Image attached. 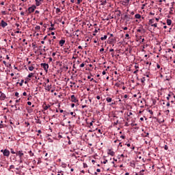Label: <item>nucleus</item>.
<instances>
[{
  "label": "nucleus",
  "mask_w": 175,
  "mask_h": 175,
  "mask_svg": "<svg viewBox=\"0 0 175 175\" xmlns=\"http://www.w3.org/2000/svg\"><path fill=\"white\" fill-rule=\"evenodd\" d=\"M135 69H139V66L135 65Z\"/></svg>",
  "instance_id": "56"
},
{
  "label": "nucleus",
  "mask_w": 175,
  "mask_h": 175,
  "mask_svg": "<svg viewBox=\"0 0 175 175\" xmlns=\"http://www.w3.org/2000/svg\"><path fill=\"white\" fill-rule=\"evenodd\" d=\"M16 154L20 157V159H23V157L24 156V153L23 152V150H19L16 152Z\"/></svg>",
  "instance_id": "5"
},
{
  "label": "nucleus",
  "mask_w": 175,
  "mask_h": 175,
  "mask_svg": "<svg viewBox=\"0 0 175 175\" xmlns=\"http://www.w3.org/2000/svg\"><path fill=\"white\" fill-rule=\"evenodd\" d=\"M100 39L102 40H106V39H107V36H104L103 37H101Z\"/></svg>",
  "instance_id": "23"
},
{
  "label": "nucleus",
  "mask_w": 175,
  "mask_h": 175,
  "mask_svg": "<svg viewBox=\"0 0 175 175\" xmlns=\"http://www.w3.org/2000/svg\"><path fill=\"white\" fill-rule=\"evenodd\" d=\"M36 5L40 6V3L39 2V0H36Z\"/></svg>",
  "instance_id": "18"
},
{
  "label": "nucleus",
  "mask_w": 175,
  "mask_h": 175,
  "mask_svg": "<svg viewBox=\"0 0 175 175\" xmlns=\"http://www.w3.org/2000/svg\"><path fill=\"white\" fill-rule=\"evenodd\" d=\"M24 14H25V13L24 12H21V16H24Z\"/></svg>",
  "instance_id": "47"
},
{
  "label": "nucleus",
  "mask_w": 175,
  "mask_h": 175,
  "mask_svg": "<svg viewBox=\"0 0 175 175\" xmlns=\"http://www.w3.org/2000/svg\"><path fill=\"white\" fill-rule=\"evenodd\" d=\"M78 49H79L80 50H82L83 49V47L81 46H78Z\"/></svg>",
  "instance_id": "55"
},
{
  "label": "nucleus",
  "mask_w": 175,
  "mask_h": 175,
  "mask_svg": "<svg viewBox=\"0 0 175 175\" xmlns=\"http://www.w3.org/2000/svg\"><path fill=\"white\" fill-rule=\"evenodd\" d=\"M124 18H127V20H131V16H128V14H126L124 15Z\"/></svg>",
  "instance_id": "17"
},
{
  "label": "nucleus",
  "mask_w": 175,
  "mask_h": 175,
  "mask_svg": "<svg viewBox=\"0 0 175 175\" xmlns=\"http://www.w3.org/2000/svg\"><path fill=\"white\" fill-rule=\"evenodd\" d=\"M166 105L169 107V106H170V103H167Z\"/></svg>",
  "instance_id": "60"
},
{
  "label": "nucleus",
  "mask_w": 175,
  "mask_h": 175,
  "mask_svg": "<svg viewBox=\"0 0 175 175\" xmlns=\"http://www.w3.org/2000/svg\"><path fill=\"white\" fill-rule=\"evenodd\" d=\"M24 83V79H22L21 81L19 83V85L23 87V83Z\"/></svg>",
  "instance_id": "26"
},
{
  "label": "nucleus",
  "mask_w": 175,
  "mask_h": 175,
  "mask_svg": "<svg viewBox=\"0 0 175 175\" xmlns=\"http://www.w3.org/2000/svg\"><path fill=\"white\" fill-rule=\"evenodd\" d=\"M33 69H35V67L34 66H29V70H30L31 72H32V70H33Z\"/></svg>",
  "instance_id": "21"
},
{
  "label": "nucleus",
  "mask_w": 175,
  "mask_h": 175,
  "mask_svg": "<svg viewBox=\"0 0 175 175\" xmlns=\"http://www.w3.org/2000/svg\"><path fill=\"white\" fill-rule=\"evenodd\" d=\"M18 102H20V98L18 100H16V103H18Z\"/></svg>",
  "instance_id": "58"
},
{
  "label": "nucleus",
  "mask_w": 175,
  "mask_h": 175,
  "mask_svg": "<svg viewBox=\"0 0 175 175\" xmlns=\"http://www.w3.org/2000/svg\"><path fill=\"white\" fill-rule=\"evenodd\" d=\"M94 121L90 122V126H92Z\"/></svg>",
  "instance_id": "41"
},
{
  "label": "nucleus",
  "mask_w": 175,
  "mask_h": 175,
  "mask_svg": "<svg viewBox=\"0 0 175 175\" xmlns=\"http://www.w3.org/2000/svg\"><path fill=\"white\" fill-rule=\"evenodd\" d=\"M124 98H128V96H127L126 94H125V95L124 96Z\"/></svg>",
  "instance_id": "63"
},
{
  "label": "nucleus",
  "mask_w": 175,
  "mask_h": 175,
  "mask_svg": "<svg viewBox=\"0 0 175 175\" xmlns=\"http://www.w3.org/2000/svg\"><path fill=\"white\" fill-rule=\"evenodd\" d=\"M49 31H55V28L54 27H50Z\"/></svg>",
  "instance_id": "31"
},
{
  "label": "nucleus",
  "mask_w": 175,
  "mask_h": 175,
  "mask_svg": "<svg viewBox=\"0 0 175 175\" xmlns=\"http://www.w3.org/2000/svg\"><path fill=\"white\" fill-rule=\"evenodd\" d=\"M42 107L44 110H48L49 109H50V105H47L46 104V103H44Z\"/></svg>",
  "instance_id": "9"
},
{
  "label": "nucleus",
  "mask_w": 175,
  "mask_h": 175,
  "mask_svg": "<svg viewBox=\"0 0 175 175\" xmlns=\"http://www.w3.org/2000/svg\"><path fill=\"white\" fill-rule=\"evenodd\" d=\"M27 105H28L29 106H31V105H32V103H31V101H28V102H27Z\"/></svg>",
  "instance_id": "39"
},
{
  "label": "nucleus",
  "mask_w": 175,
  "mask_h": 175,
  "mask_svg": "<svg viewBox=\"0 0 175 175\" xmlns=\"http://www.w3.org/2000/svg\"><path fill=\"white\" fill-rule=\"evenodd\" d=\"M15 96H18V92L15 93Z\"/></svg>",
  "instance_id": "59"
},
{
  "label": "nucleus",
  "mask_w": 175,
  "mask_h": 175,
  "mask_svg": "<svg viewBox=\"0 0 175 175\" xmlns=\"http://www.w3.org/2000/svg\"><path fill=\"white\" fill-rule=\"evenodd\" d=\"M80 64H81V61L78 60V61L77 62V65H80Z\"/></svg>",
  "instance_id": "35"
},
{
  "label": "nucleus",
  "mask_w": 175,
  "mask_h": 175,
  "mask_svg": "<svg viewBox=\"0 0 175 175\" xmlns=\"http://www.w3.org/2000/svg\"><path fill=\"white\" fill-rule=\"evenodd\" d=\"M96 172H97L98 173H100V169H97V170H96Z\"/></svg>",
  "instance_id": "52"
},
{
  "label": "nucleus",
  "mask_w": 175,
  "mask_h": 175,
  "mask_svg": "<svg viewBox=\"0 0 175 175\" xmlns=\"http://www.w3.org/2000/svg\"><path fill=\"white\" fill-rule=\"evenodd\" d=\"M41 66H42V68H43V69H44V70H45V72L49 71V64H47L46 63H42Z\"/></svg>",
  "instance_id": "3"
},
{
  "label": "nucleus",
  "mask_w": 175,
  "mask_h": 175,
  "mask_svg": "<svg viewBox=\"0 0 175 175\" xmlns=\"http://www.w3.org/2000/svg\"><path fill=\"white\" fill-rule=\"evenodd\" d=\"M102 51H105V49L102 48L100 49V53H102Z\"/></svg>",
  "instance_id": "44"
},
{
  "label": "nucleus",
  "mask_w": 175,
  "mask_h": 175,
  "mask_svg": "<svg viewBox=\"0 0 175 175\" xmlns=\"http://www.w3.org/2000/svg\"><path fill=\"white\" fill-rule=\"evenodd\" d=\"M83 167H88V165H87V163H83Z\"/></svg>",
  "instance_id": "34"
},
{
  "label": "nucleus",
  "mask_w": 175,
  "mask_h": 175,
  "mask_svg": "<svg viewBox=\"0 0 175 175\" xmlns=\"http://www.w3.org/2000/svg\"><path fill=\"white\" fill-rule=\"evenodd\" d=\"M71 102H73L74 103H77L79 102V100H77V98L75 95L71 96Z\"/></svg>",
  "instance_id": "6"
},
{
  "label": "nucleus",
  "mask_w": 175,
  "mask_h": 175,
  "mask_svg": "<svg viewBox=\"0 0 175 175\" xmlns=\"http://www.w3.org/2000/svg\"><path fill=\"white\" fill-rule=\"evenodd\" d=\"M149 14H150V16H154L155 14L152 13V12H150Z\"/></svg>",
  "instance_id": "46"
},
{
  "label": "nucleus",
  "mask_w": 175,
  "mask_h": 175,
  "mask_svg": "<svg viewBox=\"0 0 175 175\" xmlns=\"http://www.w3.org/2000/svg\"><path fill=\"white\" fill-rule=\"evenodd\" d=\"M157 69H161V66L159 64H157Z\"/></svg>",
  "instance_id": "40"
},
{
  "label": "nucleus",
  "mask_w": 175,
  "mask_h": 175,
  "mask_svg": "<svg viewBox=\"0 0 175 175\" xmlns=\"http://www.w3.org/2000/svg\"><path fill=\"white\" fill-rule=\"evenodd\" d=\"M113 124L114 125H118V120H116Z\"/></svg>",
  "instance_id": "37"
},
{
  "label": "nucleus",
  "mask_w": 175,
  "mask_h": 175,
  "mask_svg": "<svg viewBox=\"0 0 175 175\" xmlns=\"http://www.w3.org/2000/svg\"><path fill=\"white\" fill-rule=\"evenodd\" d=\"M71 107H75V104H71Z\"/></svg>",
  "instance_id": "61"
},
{
  "label": "nucleus",
  "mask_w": 175,
  "mask_h": 175,
  "mask_svg": "<svg viewBox=\"0 0 175 175\" xmlns=\"http://www.w3.org/2000/svg\"><path fill=\"white\" fill-rule=\"evenodd\" d=\"M35 9H36V5H33L32 7H29L27 10H25L27 13V16H29L31 13H33L35 12Z\"/></svg>",
  "instance_id": "1"
},
{
  "label": "nucleus",
  "mask_w": 175,
  "mask_h": 175,
  "mask_svg": "<svg viewBox=\"0 0 175 175\" xmlns=\"http://www.w3.org/2000/svg\"><path fill=\"white\" fill-rule=\"evenodd\" d=\"M83 2V0H77V5H80V3H81Z\"/></svg>",
  "instance_id": "28"
},
{
  "label": "nucleus",
  "mask_w": 175,
  "mask_h": 175,
  "mask_svg": "<svg viewBox=\"0 0 175 175\" xmlns=\"http://www.w3.org/2000/svg\"><path fill=\"white\" fill-rule=\"evenodd\" d=\"M16 27H17V28H18V27H20V24L16 23Z\"/></svg>",
  "instance_id": "54"
},
{
  "label": "nucleus",
  "mask_w": 175,
  "mask_h": 175,
  "mask_svg": "<svg viewBox=\"0 0 175 175\" xmlns=\"http://www.w3.org/2000/svg\"><path fill=\"white\" fill-rule=\"evenodd\" d=\"M106 100H107V102L108 103H110V102H111V100H113V99H112L111 98H110V97H107V98H106Z\"/></svg>",
  "instance_id": "14"
},
{
  "label": "nucleus",
  "mask_w": 175,
  "mask_h": 175,
  "mask_svg": "<svg viewBox=\"0 0 175 175\" xmlns=\"http://www.w3.org/2000/svg\"><path fill=\"white\" fill-rule=\"evenodd\" d=\"M139 175H144V170H142L138 173Z\"/></svg>",
  "instance_id": "19"
},
{
  "label": "nucleus",
  "mask_w": 175,
  "mask_h": 175,
  "mask_svg": "<svg viewBox=\"0 0 175 175\" xmlns=\"http://www.w3.org/2000/svg\"><path fill=\"white\" fill-rule=\"evenodd\" d=\"M56 13H57V14H58V13H61V9L56 8Z\"/></svg>",
  "instance_id": "25"
},
{
  "label": "nucleus",
  "mask_w": 175,
  "mask_h": 175,
  "mask_svg": "<svg viewBox=\"0 0 175 175\" xmlns=\"http://www.w3.org/2000/svg\"><path fill=\"white\" fill-rule=\"evenodd\" d=\"M36 122V124H42V121H40V120H38Z\"/></svg>",
  "instance_id": "30"
},
{
  "label": "nucleus",
  "mask_w": 175,
  "mask_h": 175,
  "mask_svg": "<svg viewBox=\"0 0 175 175\" xmlns=\"http://www.w3.org/2000/svg\"><path fill=\"white\" fill-rule=\"evenodd\" d=\"M85 66V63L83 62L82 64H80L79 68H84Z\"/></svg>",
  "instance_id": "20"
},
{
  "label": "nucleus",
  "mask_w": 175,
  "mask_h": 175,
  "mask_svg": "<svg viewBox=\"0 0 175 175\" xmlns=\"http://www.w3.org/2000/svg\"><path fill=\"white\" fill-rule=\"evenodd\" d=\"M0 94H1L0 100H5V99H6V95L2 93L1 91H0Z\"/></svg>",
  "instance_id": "7"
},
{
  "label": "nucleus",
  "mask_w": 175,
  "mask_h": 175,
  "mask_svg": "<svg viewBox=\"0 0 175 175\" xmlns=\"http://www.w3.org/2000/svg\"><path fill=\"white\" fill-rule=\"evenodd\" d=\"M96 99H98L99 100V99H100V96H97Z\"/></svg>",
  "instance_id": "51"
},
{
  "label": "nucleus",
  "mask_w": 175,
  "mask_h": 175,
  "mask_svg": "<svg viewBox=\"0 0 175 175\" xmlns=\"http://www.w3.org/2000/svg\"><path fill=\"white\" fill-rule=\"evenodd\" d=\"M23 96H27V92H23Z\"/></svg>",
  "instance_id": "48"
},
{
  "label": "nucleus",
  "mask_w": 175,
  "mask_h": 175,
  "mask_svg": "<svg viewBox=\"0 0 175 175\" xmlns=\"http://www.w3.org/2000/svg\"><path fill=\"white\" fill-rule=\"evenodd\" d=\"M71 116H73V117H76V113H73V112H70V113Z\"/></svg>",
  "instance_id": "29"
},
{
  "label": "nucleus",
  "mask_w": 175,
  "mask_h": 175,
  "mask_svg": "<svg viewBox=\"0 0 175 175\" xmlns=\"http://www.w3.org/2000/svg\"><path fill=\"white\" fill-rule=\"evenodd\" d=\"M124 31H126L128 29V27H122Z\"/></svg>",
  "instance_id": "49"
},
{
  "label": "nucleus",
  "mask_w": 175,
  "mask_h": 175,
  "mask_svg": "<svg viewBox=\"0 0 175 175\" xmlns=\"http://www.w3.org/2000/svg\"><path fill=\"white\" fill-rule=\"evenodd\" d=\"M1 152H3L4 157H9V155H10V152L8 150V149H5L4 150H1Z\"/></svg>",
  "instance_id": "4"
},
{
  "label": "nucleus",
  "mask_w": 175,
  "mask_h": 175,
  "mask_svg": "<svg viewBox=\"0 0 175 175\" xmlns=\"http://www.w3.org/2000/svg\"><path fill=\"white\" fill-rule=\"evenodd\" d=\"M144 81H146V77H142V79H141V82L142 83V84L143 83H144Z\"/></svg>",
  "instance_id": "22"
},
{
  "label": "nucleus",
  "mask_w": 175,
  "mask_h": 175,
  "mask_svg": "<svg viewBox=\"0 0 175 175\" xmlns=\"http://www.w3.org/2000/svg\"><path fill=\"white\" fill-rule=\"evenodd\" d=\"M115 154L116 153L114 152V151H113L111 150H108V154L109 155H111V157H114Z\"/></svg>",
  "instance_id": "11"
},
{
  "label": "nucleus",
  "mask_w": 175,
  "mask_h": 175,
  "mask_svg": "<svg viewBox=\"0 0 175 175\" xmlns=\"http://www.w3.org/2000/svg\"><path fill=\"white\" fill-rule=\"evenodd\" d=\"M137 72H139V70H136L135 71L133 72L134 75H136V73H137Z\"/></svg>",
  "instance_id": "45"
},
{
  "label": "nucleus",
  "mask_w": 175,
  "mask_h": 175,
  "mask_svg": "<svg viewBox=\"0 0 175 175\" xmlns=\"http://www.w3.org/2000/svg\"><path fill=\"white\" fill-rule=\"evenodd\" d=\"M135 18H142V15L140 14H137L135 15Z\"/></svg>",
  "instance_id": "15"
},
{
  "label": "nucleus",
  "mask_w": 175,
  "mask_h": 175,
  "mask_svg": "<svg viewBox=\"0 0 175 175\" xmlns=\"http://www.w3.org/2000/svg\"><path fill=\"white\" fill-rule=\"evenodd\" d=\"M125 38H129V34H128V33L126 34V35H125Z\"/></svg>",
  "instance_id": "57"
},
{
  "label": "nucleus",
  "mask_w": 175,
  "mask_h": 175,
  "mask_svg": "<svg viewBox=\"0 0 175 175\" xmlns=\"http://www.w3.org/2000/svg\"><path fill=\"white\" fill-rule=\"evenodd\" d=\"M167 25H172V20L167 19Z\"/></svg>",
  "instance_id": "16"
},
{
  "label": "nucleus",
  "mask_w": 175,
  "mask_h": 175,
  "mask_svg": "<svg viewBox=\"0 0 175 175\" xmlns=\"http://www.w3.org/2000/svg\"><path fill=\"white\" fill-rule=\"evenodd\" d=\"M116 38H111L109 40V44H113L114 46V44L116 43Z\"/></svg>",
  "instance_id": "10"
},
{
  "label": "nucleus",
  "mask_w": 175,
  "mask_h": 175,
  "mask_svg": "<svg viewBox=\"0 0 175 175\" xmlns=\"http://www.w3.org/2000/svg\"><path fill=\"white\" fill-rule=\"evenodd\" d=\"M35 30H36V31H40V26H36V27H35Z\"/></svg>",
  "instance_id": "24"
},
{
  "label": "nucleus",
  "mask_w": 175,
  "mask_h": 175,
  "mask_svg": "<svg viewBox=\"0 0 175 175\" xmlns=\"http://www.w3.org/2000/svg\"><path fill=\"white\" fill-rule=\"evenodd\" d=\"M170 96H172L171 94H168V96L167 97V100H169V99H170Z\"/></svg>",
  "instance_id": "36"
},
{
  "label": "nucleus",
  "mask_w": 175,
  "mask_h": 175,
  "mask_svg": "<svg viewBox=\"0 0 175 175\" xmlns=\"http://www.w3.org/2000/svg\"><path fill=\"white\" fill-rule=\"evenodd\" d=\"M125 175H129V172H126Z\"/></svg>",
  "instance_id": "64"
},
{
  "label": "nucleus",
  "mask_w": 175,
  "mask_h": 175,
  "mask_svg": "<svg viewBox=\"0 0 175 175\" xmlns=\"http://www.w3.org/2000/svg\"><path fill=\"white\" fill-rule=\"evenodd\" d=\"M137 32H142V29H138L137 30Z\"/></svg>",
  "instance_id": "50"
},
{
  "label": "nucleus",
  "mask_w": 175,
  "mask_h": 175,
  "mask_svg": "<svg viewBox=\"0 0 175 175\" xmlns=\"http://www.w3.org/2000/svg\"><path fill=\"white\" fill-rule=\"evenodd\" d=\"M115 12L116 13L117 17H120L121 16V11L120 10H116Z\"/></svg>",
  "instance_id": "12"
},
{
  "label": "nucleus",
  "mask_w": 175,
  "mask_h": 175,
  "mask_svg": "<svg viewBox=\"0 0 175 175\" xmlns=\"http://www.w3.org/2000/svg\"><path fill=\"white\" fill-rule=\"evenodd\" d=\"M155 23V19H150L149 20V25H151V27H154V28H157L158 27V24L154 23Z\"/></svg>",
  "instance_id": "2"
},
{
  "label": "nucleus",
  "mask_w": 175,
  "mask_h": 175,
  "mask_svg": "<svg viewBox=\"0 0 175 175\" xmlns=\"http://www.w3.org/2000/svg\"><path fill=\"white\" fill-rule=\"evenodd\" d=\"M10 169H14V165H10L9 170H10Z\"/></svg>",
  "instance_id": "33"
},
{
  "label": "nucleus",
  "mask_w": 175,
  "mask_h": 175,
  "mask_svg": "<svg viewBox=\"0 0 175 175\" xmlns=\"http://www.w3.org/2000/svg\"><path fill=\"white\" fill-rule=\"evenodd\" d=\"M30 157H33V153H32V151H30Z\"/></svg>",
  "instance_id": "43"
},
{
  "label": "nucleus",
  "mask_w": 175,
  "mask_h": 175,
  "mask_svg": "<svg viewBox=\"0 0 175 175\" xmlns=\"http://www.w3.org/2000/svg\"><path fill=\"white\" fill-rule=\"evenodd\" d=\"M25 124L27 125V126H29V122H25Z\"/></svg>",
  "instance_id": "42"
},
{
  "label": "nucleus",
  "mask_w": 175,
  "mask_h": 175,
  "mask_svg": "<svg viewBox=\"0 0 175 175\" xmlns=\"http://www.w3.org/2000/svg\"><path fill=\"white\" fill-rule=\"evenodd\" d=\"M103 75H106V71H103Z\"/></svg>",
  "instance_id": "62"
},
{
  "label": "nucleus",
  "mask_w": 175,
  "mask_h": 175,
  "mask_svg": "<svg viewBox=\"0 0 175 175\" xmlns=\"http://www.w3.org/2000/svg\"><path fill=\"white\" fill-rule=\"evenodd\" d=\"M103 163H104V165H106V163H107V160L104 161Z\"/></svg>",
  "instance_id": "53"
},
{
  "label": "nucleus",
  "mask_w": 175,
  "mask_h": 175,
  "mask_svg": "<svg viewBox=\"0 0 175 175\" xmlns=\"http://www.w3.org/2000/svg\"><path fill=\"white\" fill-rule=\"evenodd\" d=\"M1 27L2 28H5V27H8V23L5 22V21L2 20L1 23Z\"/></svg>",
  "instance_id": "8"
},
{
  "label": "nucleus",
  "mask_w": 175,
  "mask_h": 175,
  "mask_svg": "<svg viewBox=\"0 0 175 175\" xmlns=\"http://www.w3.org/2000/svg\"><path fill=\"white\" fill-rule=\"evenodd\" d=\"M11 153L12 154H16V152H14V150H13V149H11Z\"/></svg>",
  "instance_id": "38"
},
{
  "label": "nucleus",
  "mask_w": 175,
  "mask_h": 175,
  "mask_svg": "<svg viewBox=\"0 0 175 175\" xmlns=\"http://www.w3.org/2000/svg\"><path fill=\"white\" fill-rule=\"evenodd\" d=\"M27 77H29V79H31V77H33V73L29 74Z\"/></svg>",
  "instance_id": "27"
},
{
  "label": "nucleus",
  "mask_w": 175,
  "mask_h": 175,
  "mask_svg": "<svg viewBox=\"0 0 175 175\" xmlns=\"http://www.w3.org/2000/svg\"><path fill=\"white\" fill-rule=\"evenodd\" d=\"M150 114H151L152 116V114H154V112L152 111V110H148Z\"/></svg>",
  "instance_id": "32"
},
{
  "label": "nucleus",
  "mask_w": 175,
  "mask_h": 175,
  "mask_svg": "<svg viewBox=\"0 0 175 175\" xmlns=\"http://www.w3.org/2000/svg\"><path fill=\"white\" fill-rule=\"evenodd\" d=\"M59 44H60L61 47H62V46H64V44H65V40H61L59 41Z\"/></svg>",
  "instance_id": "13"
}]
</instances>
